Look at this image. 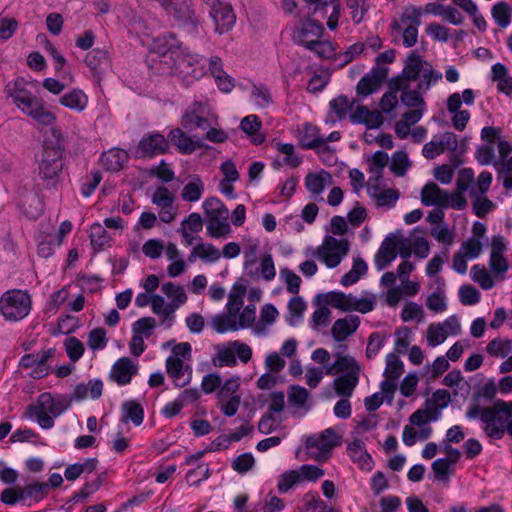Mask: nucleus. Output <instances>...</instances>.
Instances as JSON below:
<instances>
[{"label":"nucleus","instance_id":"62","mask_svg":"<svg viewBox=\"0 0 512 512\" xmlns=\"http://www.w3.org/2000/svg\"><path fill=\"white\" fill-rule=\"evenodd\" d=\"M174 196L165 186L156 189L152 196V203L160 208H172Z\"/></svg>","mask_w":512,"mask_h":512},{"label":"nucleus","instance_id":"9","mask_svg":"<svg viewBox=\"0 0 512 512\" xmlns=\"http://www.w3.org/2000/svg\"><path fill=\"white\" fill-rule=\"evenodd\" d=\"M168 13H171L175 23L191 34H197L200 21L192 0H177L173 2Z\"/></svg>","mask_w":512,"mask_h":512},{"label":"nucleus","instance_id":"40","mask_svg":"<svg viewBox=\"0 0 512 512\" xmlns=\"http://www.w3.org/2000/svg\"><path fill=\"white\" fill-rule=\"evenodd\" d=\"M204 192V183L198 175H194L181 192V197L187 202L198 201Z\"/></svg>","mask_w":512,"mask_h":512},{"label":"nucleus","instance_id":"33","mask_svg":"<svg viewBox=\"0 0 512 512\" xmlns=\"http://www.w3.org/2000/svg\"><path fill=\"white\" fill-rule=\"evenodd\" d=\"M59 102L64 107L82 112L85 110L88 104V96L80 89H72L71 91L65 93L60 99Z\"/></svg>","mask_w":512,"mask_h":512},{"label":"nucleus","instance_id":"2","mask_svg":"<svg viewBox=\"0 0 512 512\" xmlns=\"http://www.w3.org/2000/svg\"><path fill=\"white\" fill-rule=\"evenodd\" d=\"M31 87H35V84L19 77L6 85V92L13 103L39 125H54L56 116L45 108L43 100L31 91Z\"/></svg>","mask_w":512,"mask_h":512},{"label":"nucleus","instance_id":"52","mask_svg":"<svg viewBox=\"0 0 512 512\" xmlns=\"http://www.w3.org/2000/svg\"><path fill=\"white\" fill-rule=\"evenodd\" d=\"M252 354H215L213 364L217 367H233L240 359L243 363H248Z\"/></svg>","mask_w":512,"mask_h":512},{"label":"nucleus","instance_id":"60","mask_svg":"<svg viewBox=\"0 0 512 512\" xmlns=\"http://www.w3.org/2000/svg\"><path fill=\"white\" fill-rule=\"evenodd\" d=\"M106 344L107 337L104 328H95L89 332L87 345L91 350H102L106 347Z\"/></svg>","mask_w":512,"mask_h":512},{"label":"nucleus","instance_id":"41","mask_svg":"<svg viewBox=\"0 0 512 512\" xmlns=\"http://www.w3.org/2000/svg\"><path fill=\"white\" fill-rule=\"evenodd\" d=\"M470 196L474 198L472 210L478 218H485L488 213L493 211L496 207L493 201L487 197L477 194V191L472 188Z\"/></svg>","mask_w":512,"mask_h":512},{"label":"nucleus","instance_id":"21","mask_svg":"<svg viewBox=\"0 0 512 512\" xmlns=\"http://www.w3.org/2000/svg\"><path fill=\"white\" fill-rule=\"evenodd\" d=\"M397 257V237L387 236L375 255V266L378 270H383Z\"/></svg>","mask_w":512,"mask_h":512},{"label":"nucleus","instance_id":"19","mask_svg":"<svg viewBox=\"0 0 512 512\" xmlns=\"http://www.w3.org/2000/svg\"><path fill=\"white\" fill-rule=\"evenodd\" d=\"M183 60L179 64L180 72L184 75V77H191L192 79H199L206 74L205 70V58L194 54H188L184 51Z\"/></svg>","mask_w":512,"mask_h":512},{"label":"nucleus","instance_id":"27","mask_svg":"<svg viewBox=\"0 0 512 512\" xmlns=\"http://www.w3.org/2000/svg\"><path fill=\"white\" fill-rule=\"evenodd\" d=\"M168 142L177 146L181 154H192L197 148H201L202 144L193 141L180 128L172 129L168 134Z\"/></svg>","mask_w":512,"mask_h":512},{"label":"nucleus","instance_id":"22","mask_svg":"<svg viewBox=\"0 0 512 512\" xmlns=\"http://www.w3.org/2000/svg\"><path fill=\"white\" fill-rule=\"evenodd\" d=\"M238 314L229 310L211 316L208 319V325L217 333L224 334L231 331H238Z\"/></svg>","mask_w":512,"mask_h":512},{"label":"nucleus","instance_id":"16","mask_svg":"<svg viewBox=\"0 0 512 512\" xmlns=\"http://www.w3.org/2000/svg\"><path fill=\"white\" fill-rule=\"evenodd\" d=\"M72 401H74L72 395H61L53 398L50 393H42L38 397V404L55 418L68 410Z\"/></svg>","mask_w":512,"mask_h":512},{"label":"nucleus","instance_id":"36","mask_svg":"<svg viewBox=\"0 0 512 512\" xmlns=\"http://www.w3.org/2000/svg\"><path fill=\"white\" fill-rule=\"evenodd\" d=\"M331 181V174L325 170L319 173L310 172L305 177V186L310 193L319 195L324 191L326 184H330Z\"/></svg>","mask_w":512,"mask_h":512},{"label":"nucleus","instance_id":"31","mask_svg":"<svg viewBox=\"0 0 512 512\" xmlns=\"http://www.w3.org/2000/svg\"><path fill=\"white\" fill-rule=\"evenodd\" d=\"M347 452L352 461L357 463L361 469H371L372 457L366 451L365 444L362 440L355 439L348 444Z\"/></svg>","mask_w":512,"mask_h":512},{"label":"nucleus","instance_id":"51","mask_svg":"<svg viewBox=\"0 0 512 512\" xmlns=\"http://www.w3.org/2000/svg\"><path fill=\"white\" fill-rule=\"evenodd\" d=\"M162 292L172 301L170 303L181 306L187 301V295L182 286L167 282L162 285Z\"/></svg>","mask_w":512,"mask_h":512},{"label":"nucleus","instance_id":"25","mask_svg":"<svg viewBox=\"0 0 512 512\" xmlns=\"http://www.w3.org/2000/svg\"><path fill=\"white\" fill-rule=\"evenodd\" d=\"M360 325V318L356 315H347L344 318L337 319L331 329L332 335L336 341H343L353 334Z\"/></svg>","mask_w":512,"mask_h":512},{"label":"nucleus","instance_id":"42","mask_svg":"<svg viewBox=\"0 0 512 512\" xmlns=\"http://www.w3.org/2000/svg\"><path fill=\"white\" fill-rule=\"evenodd\" d=\"M287 308L289 313L287 320L290 325L295 326L302 321L307 305L302 297L295 296L289 300Z\"/></svg>","mask_w":512,"mask_h":512},{"label":"nucleus","instance_id":"30","mask_svg":"<svg viewBox=\"0 0 512 512\" xmlns=\"http://www.w3.org/2000/svg\"><path fill=\"white\" fill-rule=\"evenodd\" d=\"M301 146L318 152L327 149L326 140L319 136L317 127L309 123L304 124Z\"/></svg>","mask_w":512,"mask_h":512},{"label":"nucleus","instance_id":"23","mask_svg":"<svg viewBox=\"0 0 512 512\" xmlns=\"http://www.w3.org/2000/svg\"><path fill=\"white\" fill-rule=\"evenodd\" d=\"M178 355L179 354H173L166 359V371L169 377L174 380L176 386L183 387L189 383L191 375L186 380L181 381L185 371L189 369V366H184L183 359L179 358ZM181 355L185 358L186 355L190 356L191 354Z\"/></svg>","mask_w":512,"mask_h":512},{"label":"nucleus","instance_id":"13","mask_svg":"<svg viewBox=\"0 0 512 512\" xmlns=\"http://www.w3.org/2000/svg\"><path fill=\"white\" fill-rule=\"evenodd\" d=\"M341 444V438L336 434L333 428H327L320 434H313L307 437L305 446L307 449H317L322 458H328L330 452Z\"/></svg>","mask_w":512,"mask_h":512},{"label":"nucleus","instance_id":"5","mask_svg":"<svg viewBox=\"0 0 512 512\" xmlns=\"http://www.w3.org/2000/svg\"><path fill=\"white\" fill-rule=\"evenodd\" d=\"M512 418V402L497 399L492 407H485L482 422L486 435L494 440H500L506 433V425Z\"/></svg>","mask_w":512,"mask_h":512},{"label":"nucleus","instance_id":"53","mask_svg":"<svg viewBox=\"0 0 512 512\" xmlns=\"http://www.w3.org/2000/svg\"><path fill=\"white\" fill-rule=\"evenodd\" d=\"M410 165L407 153L397 151L392 156L390 169L396 176L402 177L406 174Z\"/></svg>","mask_w":512,"mask_h":512},{"label":"nucleus","instance_id":"28","mask_svg":"<svg viewBox=\"0 0 512 512\" xmlns=\"http://www.w3.org/2000/svg\"><path fill=\"white\" fill-rule=\"evenodd\" d=\"M128 153L120 148H113L103 153L101 161L106 170L118 172L128 162Z\"/></svg>","mask_w":512,"mask_h":512},{"label":"nucleus","instance_id":"18","mask_svg":"<svg viewBox=\"0 0 512 512\" xmlns=\"http://www.w3.org/2000/svg\"><path fill=\"white\" fill-rule=\"evenodd\" d=\"M137 364L128 357L118 359L112 367L110 377L120 386L131 382L132 377L137 374Z\"/></svg>","mask_w":512,"mask_h":512},{"label":"nucleus","instance_id":"20","mask_svg":"<svg viewBox=\"0 0 512 512\" xmlns=\"http://www.w3.org/2000/svg\"><path fill=\"white\" fill-rule=\"evenodd\" d=\"M104 384L99 378L91 379L88 383H79L74 387L72 399L80 402L88 398L98 400L103 393Z\"/></svg>","mask_w":512,"mask_h":512},{"label":"nucleus","instance_id":"56","mask_svg":"<svg viewBox=\"0 0 512 512\" xmlns=\"http://www.w3.org/2000/svg\"><path fill=\"white\" fill-rule=\"evenodd\" d=\"M157 47L160 53H166L175 49H181V42L172 32H166L156 39Z\"/></svg>","mask_w":512,"mask_h":512},{"label":"nucleus","instance_id":"44","mask_svg":"<svg viewBox=\"0 0 512 512\" xmlns=\"http://www.w3.org/2000/svg\"><path fill=\"white\" fill-rule=\"evenodd\" d=\"M379 190L378 185L368 184V193L371 196L377 198L378 205L380 206H393L399 198V193L396 189H386L380 193H377Z\"/></svg>","mask_w":512,"mask_h":512},{"label":"nucleus","instance_id":"45","mask_svg":"<svg viewBox=\"0 0 512 512\" xmlns=\"http://www.w3.org/2000/svg\"><path fill=\"white\" fill-rule=\"evenodd\" d=\"M491 14L501 28H506L511 22L512 8L506 2H498L492 7Z\"/></svg>","mask_w":512,"mask_h":512},{"label":"nucleus","instance_id":"17","mask_svg":"<svg viewBox=\"0 0 512 512\" xmlns=\"http://www.w3.org/2000/svg\"><path fill=\"white\" fill-rule=\"evenodd\" d=\"M307 3L314 6L313 13H321V17L324 18L328 10L331 12L328 15L327 27L330 30H334L338 26V21L341 12V5L337 0H305Z\"/></svg>","mask_w":512,"mask_h":512},{"label":"nucleus","instance_id":"32","mask_svg":"<svg viewBox=\"0 0 512 512\" xmlns=\"http://www.w3.org/2000/svg\"><path fill=\"white\" fill-rule=\"evenodd\" d=\"M427 63L423 58L416 52L412 51L405 60V65L402 70V75L409 81H416L422 71L424 70Z\"/></svg>","mask_w":512,"mask_h":512},{"label":"nucleus","instance_id":"37","mask_svg":"<svg viewBox=\"0 0 512 512\" xmlns=\"http://www.w3.org/2000/svg\"><path fill=\"white\" fill-rule=\"evenodd\" d=\"M23 495V502L27 499H32L35 502L42 501L49 493V485L46 482L32 481L25 485L20 486Z\"/></svg>","mask_w":512,"mask_h":512},{"label":"nucleus","instance_id":"57","mask_svg":"<svg viewBox=\"0 0 512 512\" xmlns=\"http://www.w3.org/2000/svg\"><path fill=\"white\" fill-rule=\"evenodd\" d=\"M301 481V475L296 470H288L280 475L278 481V491L281 494L288 492L295 484Z\"/></svg>","mask_w":512,"mask_h":512},{"label":"nucleus","instance_id":"43","mask_svg":"<svg viewBox=\"0 0 512 512\" xmlns=\"http://www.w3.org/2000/svg\"><path fill=\"white\" fill-rule=\"evenodd\" d=\"M207 234L212 238H226L231 233V227L228 219L211 218L207 219L206 226Z\"/></svg>","mask_w":512,"mask_h":512},{"label":"nucleus","instance_id":"11","mask_svg":"<svg viewBox=\"0 0 512 512\" xmlns=\"http://www.w3.org/2000/svg\"><path fill=\"white\" fill-rule=\"evenodd\" d=\"M169 150L168 140L160 133L153 132L145 134L140 140L134 157L138 159L154 158L157 155L167 153Z\"/></svg>","mask_w":512,"mask_h":512},{"label":"nucleus","instance_id":"50","mask_svg":"<svg viewBox=\"0 0 512 512\" xmlns=\"http://www.w3.org/2000/svg\"><path fill=\"white\" fill-rule=\"evenodd\" d=\"M239 388L240 378L231 377L221 384L219 390L216 393V398L218 401H224L225 399H229L231 397L240 396L239 394H236Z\"/></svg>","mask_w":512,"mask_h":512},{"label":"nucleus","instance_id":"47","mask_svg":"<svg viewBox=\"0 0 512 512\" xmlns=\"http://www.w3.org/2000/svg\"><path fill=\"white\" fill-rule=\"evenodd\" d=\"M27 412L30 417H35L39 426L43 429H51L54 426V418L49 412H46L38 403L28 406Z\"/></svg>","mask_w":512,"mask_h":512},{"label":"nucleus","instance_id":"46","mask_svg":"<svg viewBox=\"0 0 512 512\" xmlns=\"http://www.w3.org/2000/svg\"><path fill=\"white\" fill-rule=\"evenodd\" d=\"M246 293V287L242 284L235 283L228 295V302L226 304V310L239 313L243 306V296Z\"/></svg>","mask_w":512,"mask_h":512},{"label":"nucleus","instance_id":"34","mask_svg":"<svg viewBox=\"0 0 512 512\" xmlns=\"http://www.w3.org/2000/svg\"><path fill=\"white\" fill-rule=\"evenodd\" d=\"M260 128L261 121L254 114L248 115L241 120L240 129L251 138V142L254 145H260L265 140V137L258 133Z\"/></svg>","mask_w":512,"mask_h":512},{"label":"nucleus","instance_id":"39","mask_svg":"<svg viewBox=\"0 0 512 512\" xmlns=\"http://www.w3.org/2000/svg\"><path fill=\"white\" fill-rule=\"evenodd\" d=\"M367 271L368 266L366 262L361 257H357L353 261L351 270L342 276L340 283L345 287L353 285L362 276H364L367 273Z\"/></svg>","mask_w":512,"mask_h":512},{"label":"nucleus","instance_id":"55","mask_svg":"<svg viewBox=\"0 0 512 512\" xmlns=\"http://www.w3.org/2000/svg\"><path fill=\"white\" fill-rule=\"evenodd\" d=\"M432 471L435 480L439 482H448L450 475L453 473L449 461L443 458H438L432 463Z\"/></svg>","mask_w":512,"mask_h":512},{"label":"nucleus","instance_id":"48","mask_svg":"<svg viewBox=\"0 0 512 512\" xmlns=\"http://www.w3.org/2000/svg\"><path fill=\"white\" fill-rule=\"evenodd\" d=\"M404 372L403 362L399 359L398 354H387L386 367L384 377L392 380H398Z\"/></svg>","mask_w":512,"mask_h":512},{"label":"nucleus","instance_id":"64","mask_svg":"<svg viewBox=\"0 0 512 512\" xmlns=\"http://www.w3.org/2000/svg\"><path fill=\"white\" fill-rule=\"evenodd\" d=\"M309 397V392L306 388L298 385H294L291 387L288 392V400L290 405L302 408L307 402Z\"/></svg>","mask_w":512,"mask_h":512},{"label":"nucleus","instance_id":"49","mask_svg":"<svg viewBox=\"0 0 512 512\" xmlns=\"http://www.w3.org/2000/svg\"><path fill=\"white\" fill-rule=\"evenodd\" d=\"M425 64L426 66L420 75L421 81L417 85L418 89L422 90L423 93L427 92L432 85L442 79V74L434 70L431 64Z\"/></svg>","mask_w":512,"mask_h":512},{"label":"nucleus","instance_id":"8","mask_svg":"<svg viewBox=\"0 0 512 512\" xmlns=\"http://www.w3.org/2000/svg\"><path fill=\"white\" fill-rule=\"evenodd\" d=\"M209 8V16L212 18L215 32L222 35L231 31L236 23V15L232 5L222 0H203Z\"/></svg>","mask_w":512,"mask_h":512},{"label":"nucleus","instance_id":"3","mask_svg":"<svg viewBox=\"0 0 512 512\" xmlns=\"http://www.w3.org/2000/svg\"><path fill=\"white\" fill-rule=\"evenodd\" d=\"M324 31L320 21L307 19L294 29L292 39L295 44L305 47L317 57L329 59L333 56L334 49L330 42L321 40Z\"/></svg>","mask_w":512,"mask_h":512},{"label":"nucleus","instance_id":"29","mask_svg":"<svg viewBox=\"0 0 512 512\" xmlns=\"http://www.w3.org/2000/svg\"><path fill=\"white\" fill-rule=\"evenodd\" d=\"M144 420V409L140 403L135 400H127L121 405V419L124 424L132 422L135 426H140Z\"/></svg>","mask_w":512,"mask_h":512},{"label":"nucleus","instance_id":"4","mask_svg":"<svg viewBox=\"0 0 512 512\" xmlns=\"http://www.w3.org/2000/svg\"><path fill=\"white\" fill-rule=\"evenodd\" d=\"M336 359L327 368L326 374L333 376L345 372L335 379V390L340 396L350 397L358 384L360 367L348 354H334Z\"/></svg>","mask_w":512,"mask_h":512},{"label":"nucleus","instance_id":"7","mask_svg":"<svg viewBox=\"0 0 512 512\" xmlns=\"http://www.w3.org/2000/svg\"><path fill=\"white\" fill-rule=\"evenodd\" d=\"M349 246L347 239H337L327 235L323 239L322 245L318 247L316 255L328 268H335L348 254Z\"/></svg>","mask_w":512,"mask_h":512},{"label":"nucleus","instance_id":"14","mask_svg":"<svg viewBox=\"0 0 512 512\" xmlns=\"http://www.w3.org/2000/svg\"><path fill=\"white\" fill-rule=\"evenodd\" d=\"M389 69L383 66H376L363 76L356 87L357 94L360 96H368L381 87L382 82L386 79Z\"/></svg>","mask_w":512,"mask_h":512},{"label":"nucleus","instance_id":"63","mask_svg":"<svg viewBox=\"0 0 512 512\" xmlns=\"http://www.w3.org/2000/svg\"><path fill=\"white\" fill-rule=\"evenodd\" d=\"M422 90H419L418 87L414 90H410L409 87L406 88L401 94V102L410 108L420 107L425 105V101L421 96Z\"/></svg>","mask_w":512,"mask_h":512},{"label":"nucleus","instance_id":"24","mask_svg":"<svg viewBox=\"0 0 512 512\" xmlns=\"http://www.w3.org/2000/svg\"><path fill=\"white\" fill-rule=\"evenodd\" d=\"M209 71L215 78L218 88L223 92H230L234 87L233 79L223 70V62L220 57L212 56L209 61Z\"/></svg>","mask_w":512,"mask_h":512},{"label":"nucleus","instance_id":"59","mask_svg":"<svg viewBox=\"0 0 512 512\" xmlns=\"http://www.w3.org/2000/svg\"><path fill=\"white\" fill-rule=\"evenodd\" d=\"M280 277L284 279L286 289L289 293L297 295L300 290L302 280L300 276L294 273L289 268H282L280 270Z\"/></svg>","mask_w":512,"mask_h":512},{"label":"nucleus","instance_id":"58","mask_svg":"<svg viewBox=\"0 0 512 512\" xmlns=\"http://www.w3.org/2000/svg\"><path fill=\"white\" fill-rule=\"evenodd\" d=\"M90 240L95 249L101 250L108 245L110 237L100 224H96L91 227Z\"/></svg>","mask_w":512,"mask_h":512},{"label":"nucleus","instance_id":"26","mask_svg":"<svg viewBox=\"0 0 512 512\" xmlns=\"http://www.w3.org/2000/svg\"><path fill=\"white\" fill-rule=\"evenodd\" d=\"M447 191L441 189L436 183L429 182L421 189V202L424 206H439L446 204Z\"/></svg>","mask_w":512,"mask_h":512},{"label":"nucleus","instance_id":"38","mask_svg":"<svg viewBox=\"0 0 512 512\" xmlns=\"http://www.w3.org/2000/svg\"><path fill=\"white\" fill-rule=\"evenodd\" d=\"M202 207L205 215L207 216V219H228L229 211L224 205V203L217 197H209L205 199L202 204Z\"/></svg>","mask_w":512,"mask_h":512},{"label":"nucleus","instance_id":"35","mask_svg":"<svg viewBox=\"0 0 512 512\" xmlns=\"http://www.w3.org/2000/svg\"><path fill=\"white\" fill-rule=\"evenodd\" d=\"M85 63L94 74H101L109 65L108 52L95 48L87 53Z\"/></svg>","mask_w":512,"mask_h":512},{"label":"nucleus","instance_id":"1","mask_svg":"<svg viewBox=\"0 0 512 512\" xmlns=\"http://www.w3.org/2000/svg\"><path fill=\"white\" fill-rule=\"evenodd\" d=\"M49 132L51 137H44L42 152L37 159L38 175L45 188L56 189L63 181L65 147L58 128L51 127Z\"/></svg>","mask_w":512,"mask_h":512},{"label":"nucleus","instance_id":"54","mask_svg":"<svg viewBox=\"0 0 512 512\" xmlns=\"http://www.w3.org/2000/svg\"><path fill=\"white\" fill-rule=\"evenodd\" d=\"M471 276L484 290H489L494 287V280L484 266L478 264L474 265L471 268Z\"/></svg>","mask_w":512,"mask_h":512},{"label":"nucleus","instance_id":"15","mask_svg":"<svg viewBox=\"0 0 512 512\" xmlns=\"http://www.w3.org/2000/svg\"><path fill=\"white\" fill-rule=\"evenodd\" d=\"M53 354H24L20 360V366L31 369L29 376L33 379H41L50 372L48 361Z\"/></svg>","mask_w":512,"mask_h":512},{"label":"nucleus","instance_id":"6","mask_svg":"<svg viewBox=\"0 0 512 512\" xmlns=\"http://www.w3.org/2000/svg\"><path fill=\"white\" fill-rule=\"evenodd\" d=\"M31 306V297L24 290H8L0 297V313L10 322L24 319L30 313Z\"/></svg>","mask_w":512,"mask_h":512},{"label":"nucleus","instance_id":"12","mask_svg":"<svg viewBox=\"0 0 512 512\" xmlns=\"http://www.w3.org/2000/svg\"><path fill=\"white\" fill-rule=\"evenodd\" d=\"M358 297L352 294H345L340 291H331L328 293L317 294L314 298L315 305H330L333 308L342 311H357L358 312Z\"/></svg>","mask_w":512,"mask_h":512},{"label":"nucleus","instance_id":"10","mask_svg":"<svg viewBox=\"0 0 512 512\" xmlns=\"http://www.w3.org/2000/svg\"><path fill=\"white\" fill-rule=\"evenodd\" d=\"M461 325L457 316L453 315L443 322L430 324L426 331V341L430 347L442 344L449 335H458Z\"/></svg>","mask_w":512,"mask_h":512},{"label":"nucleus","instance_id":"61","mask_svg":"<svg viewBox=\"0 0 512 512\" xmlns=\"http://www.w3.org/2000/svg\"><path fill=\"white\" fill-rule=\"evenodd\" d=\"M251 95L259 108H266L272 102V96L265 85H253Z\"/></svg>","mask_w":512,"mask_h":512}]
</instances>
